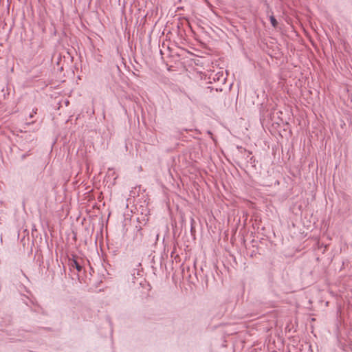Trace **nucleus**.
<instances>
[{
    "label": "nucleus",
    "mask_w": 352,
    "mask_h": 352,
    "mask_svg": "<svg viewBox=\"0 0 352 352\" xmlns=\"http://www.w3.org/2000/svg\"><path fill=\"white\" fill-rule=\"evenodd\" d=\"M36 113H37V109H36V108H35V109H34L32 110V112L30 114V116H30V118H33V117H34V116L35 114H36Z\"/></svg>",
    "instance_id": "obj_3"
},
{
    "label": "nucleus",
    "mask_w": 352,
    "mask_h": 352,
    "mask_svg": "<svg viewBox=\"0 0 352 352\" xmlns=\"http://www.w3.org/2000/svg\"><path fill=\"white\" fill-rule=\"evenodd\" d=\"M194 221L193 218L191 219V222L192 223Z\"/></svg>",
    "instance_id": "obj_4"
},
{
    "label": "nucleus",
    "mask_w": 352,
    "mask_h": 352,
    "mask_svg": "<svg viewBox=\"0 0 352 352\" xmlns=\"http://www.w3.org/2000/svg\"><path fill=\"white\" fill-rule=\"evenodd\" d=\"M270 23H271L272 25L274 28H276V26L278 25V22H277L276 19H275V17L273 15H271L270 16Z\"/></svg>",
    "instance_id": "obj_2"
},
{
    "label": "nucleus",
    "mask_w": 352,
    "mask_h": 352,
    "mask_svg": "<svg viewBox=\"0 0 352 352\" xmlns=\"http://www.w3.org/2000/svg\"><path fill=\"white\" fill-rule=\"evenodd\" d=\"M69 266L71 268H76L78 272H81L82 269V266L78 263L77 259L75 258L74 256H73L72 258L69 259Z\"/></svg>",
    "instance_id": "obj_1"
}]
</instances>
